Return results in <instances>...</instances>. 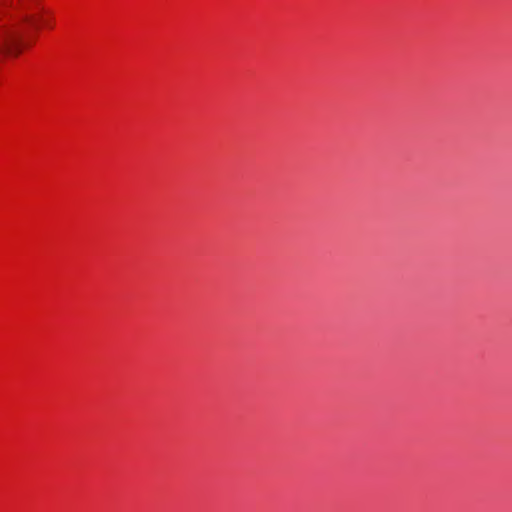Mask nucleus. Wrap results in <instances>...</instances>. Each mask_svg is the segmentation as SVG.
<instances>
[{"instance_id":"f03ea898","label":"nucleus","mask_w":512,"mask_h":512,"mask_svg":"<svg viewBox=\"0 0 512 512\" xmlns=\"http://www.w3.org/2000/svg\"><path fill=\"white\" fill-rule=\"evenodd\" d=\"M38 7V0H19V8L23 13L36 12Z\"/></svg>"},{"instance_id":"f257e3e1","label":"nucleus","mask_w":512,"mask_h":512,"mask_svg":"<svg viewBox=\"0 0 512 512\" xmlns=\"http://www.w3.org/2000/svg\"><path fill=\"white\" fill-rule=\"evenodd\" d=\"M29 47L28 41L18 31H9L5 34L1 44L0 52L9 58L20 56Z\"/></svg>"}]
</instances>
